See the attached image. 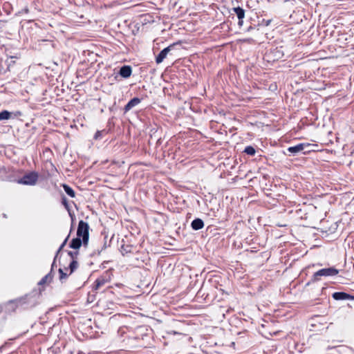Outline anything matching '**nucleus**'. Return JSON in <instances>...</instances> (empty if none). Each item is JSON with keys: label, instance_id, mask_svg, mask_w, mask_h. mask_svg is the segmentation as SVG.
Here are the masks:
<instances>
[{"label": "nucleus", "instance_id": "nucleus-1", "mask_svg": "<svg viewBox=\"0 0 354 354\" xmlns=\"http://www.w3.org/2000/svg\"><path fill=\"white\" fill-rule=\"evenodd\" d=\"M339 274V270L335 267H328L322 268L315 272L311 277L310 280L307 282L306 286H309L312 283H315L321 280L322 277H334Z\"/></svg>", "mask_w": 354, "mask_h": 354}, {"label": "nucleus", "instance_id": "nucleus-2", "mask_svg": "<svg viewBox=\"0 0 354 354\" xmlns=\"http://www.w3.org/2000/svg\"><path fill=\"white\" fill-rule=\"evenodd\" d=\"M77 237L83 239L84 247H86L89 241V225L88 223L80 220L77 229Z\"/></svg>", "mask_w": 354, "mask_h": 354}, {"label": "nucleus", "instance_id": "nucleus-3", "mask_svg": "<svg viewBox=\"0 0 354 354\" xmlns=\"http://www.w3.org/2000/svg\"><path fill=\"white\" fill-rule=\"evenodd\" d=\"M66 245V238L64 240L62 244L60 245L59 248L57 250V252L55 257V259H54V261L52 263V266H51V270L50 272V273H48V274H46V276H44L39 282H38V285L39 286H43L44 285L45 283H49L51 280H52V272L53 271V269L55 266V262H56V260L57 259V256H58V253L59 252V251L62 249V248Z\"/></svg>", "mask_w": 354, "mask_h": 354}, {"label": "nucleus", "instance_id": "nucleus-4", "mask_svg": "<svg viewBox=\"0 0 354 354\" xmlns=\"http://www.w3.org/2000/svg\"><path fill=\"white\" fill-rule=\"evenodd\" d=\"M38 180V174L36 172H30L25 174L22 178L17 180L19 184L33 185Z\"/></svg>", "mask_w": 354, "mask_h": 354}, {"label": "nucleus", "instance_id": "nucleus-5", "mask_svg": "<svg viewBox=\"0 0 354 354\" xmlns=\"http://www.w3.org/2000/svg\"><path fill=\"white\" fill-rule=\"evenodd\" d=\"M148 329L144 326H140L135 329L134 334L131 336V338L139 340L144 339L145 337H147Z\"/></svg>", "mask_w": 354, "mask_h": 354}, {"label": "nucleus", "instance_id": "nucleus-6", "mask_svg": "<svg viewBox=\"0 0 354 354\" xmlns=\"http://www.w3.org/2000/svg\"><path fill=\"white\" fill-rule=\"evenodd\" d=\"M284 53L282 47L270 49V52L266 54L268 58L272 59V61L278 60L283 57Z\"/></svg>", "mask_w": 354, "mask_h": 354}, {"label": "nucleus", "instance_id": "nucleus-7", "mask_svg": "<svg viewBox=\"0 0 354 354\" xmlns=\"http://www.w3.org/2000/svg\"><path fill=\"white\" fill-rule=\"evenodd\" d=\"M131 74L132 67L129 65H123L120 68L117 75L115 76V79L117 80L118 76L127 79L131 77Z\"/></svg>", "mask_w": 354, "mask_h": 354}, {"label": "nucleus", "instance_id": "nucleus-8", "mask_svg": "<svg viewBox=\"0 0 354 354\" xmlns=\"http://www.w3.org/2000/svg\"><path fill=\"white\" fill-rule=\"evenodd\" d=\"M175 45L176 44L174 43L162 49L156 57V64L162 63L163 60L166 58L168 53L174 48Z\"/></svg>", "mask_w": 354, "mask_h": 354}, {"label": "nucleus", "instance_id": "nucleus-9", "mask_svg": "<svg viewBox=\"0 0 354 354\" xmlns=\"http://www.w3.org/2000/svg\"><path fill=\"white\" fill-rule=\"evenodd\" d=\"M335 300H354V296L345 292H335L332 295Z\"/></svg>", "mask_w": 354, "mask_h": 354}, {"label": "nucleus", "instance_id": "nucleus-10", "mask_svg": "<svg viewBox=\"0 0 354 354\" xmlns=\"http://www.w3.org/2000/svg\"><path fill=\"white\" fill-rule=\"evenodd\" d=\"M232 11L236 15L239 21L238 25L241 27L243 24V19L245 17V10L240 6L232 8Z\"/></svg>", "mask_w": 354, "mask_h": 354}, {"label": "nucleus", "instance_id": "nucleus-11", "mask_svg": "<svg viewBox=\"0 0 354 354\" xmlns=\"http://www.w3.org/2000/svg\"><path fill=\"white\" fill-rule=\"evenodd\" d=\"M309 144L299 143L295 146L289 147L287 151L292 153L293 156L297 155L300 151H303L306 147H308Z\"/></svg>", "mask_w": 354, "mask_h": 354}, {"label": "nucleus", "instance_id": "nucleus-12", "mask_svg": "<svg viewBox=\"0 0 354 354\" xmlns=\"http://www.w3.org/2000/svg\"><path fill=\"white\" fill-rule=\"evenodd\" d=\"M141 102V99L139 97H135L130 100L127 104L124 106V112L129 111L132 108L140 104Z\"/></svg>", "mask_w": 354, "mask_h": 354}, {"label": "nucleus", "instance_id": "nucleus-13", "mask_svg": "<svg viewBox=\"0 0 354 354\" xmlns=\"http://www.w3.org/2000/svg\"><path fill=\"white\" fill-rule=\"evenodd\" d=\"M82 245L84 246L83 239L77 236L73 238L69 243V247L74 250L80 249Z\"/></svg>", "mask_w": 354, "mask_h": 354}, {"label": "nucleus", "instance_id": "nucleus-14", "mask_svg": "<svg viewBox=\"0 0 354 354\" xmlns=\"http://www.w3.org/2000/svg\"><path fill=\"white\" fill-rule=\"evenodd\" d=\"M108 282L105 277L101 276L98 277L93 285V291L97 290L100 287L103 286Z\"/></svg>", "mask_w": 354, "mask_h": 354}, {"label": "nucleus", "instance_id": "nucleus-15", "mask_svg": "<svg viewBox=\"0 0 354 354\" xmlns=\"http://www.w3.org/2000/svg\"><path fill=\"white\" fill-rule=\"evenodd\" d=\"M204 222L201 218H196L194 219L191 223V227L194 230H199L203 228Z\"/></svg>", "mask_w": 354, "mask_h": 354}, {"label": "nucleus", "instance_id": "nucleus-16", "mask_svg": "<svg viewBox=\"0 0 354 354\" xmlns=\"http://www.w3.org/2000/svg\"><path fill=\"white\" fill-rule=\"evenodd\" d=\"M68 216H70L71 218V228H70V232L68 234V239H69L70 237V234L71 232L73 230L74 227H75V216L73 213L71 212V209H70V204L68 203Z\"/></svg>", "mask_w": 354, "mask_h": 354}, {"label": "nucleus", "instance_id": "nucleus-17", "mask_svg": "<svg viewBox=\"0 0 354 354\" xmlns=\"http://www.w3.org/2000/svg\"><path fill=\"white\" fill-rule=\"evenodd\" d=\"M11 117V113L8 111L4 110L0 112V121L3 120H8Z\"/></svg>", "mask_w": 354, "mask_h": 354}, {"label": "nucleus", "instance_id": "nucleus-18", "mask_svg": "<svg viewBox=\"0 0 354 354\" xmlns=\"http://www.w3.org/2000/svg\"><path fill=\"white\" fill-rule=\"evenodd\" d=\"M243 152L249 156H254L256 153V150L254 147L249 145L245 148Z\"/></svg>", "mask_w": 354, "mask_h": 354}, {"label": "nucleus", "instance_id": "nucleus-19", "mask_svg": "<svg viewBox=\"0 0 354 354\" xmlns=\"http://www.w3.org/2000/svg\"><path fill=\"white\" fill-rule=\"evenodd\" d=\"M107 247H108V245L106 243V241H105L103 245L102 246V248L100 249L97 248L96 250H95V251L91 254V256H93L95 254L100 255V253L102 252V251L105 250Z\"/></svg>", "mask_w": 354, "mask_h": 354}, {"label": "nucleus", "instance_id": "nucleus-20", "mask_svg": "<svg viewBox=\"0 0 354 354\" xmlns=\"http://www.w3.org/2000/svg\"><path fill=\"white\" fill-rule=\"evenodd\" d=\"M78 262L77 260L73 259L71 261L68 266V268L71 270V272H74V270L77 268Z\"/></svg>", "mask_w": 354, "mask_h": 354}, {"label": "nucleus", "instance_id": "nucleus-21", "mask_svg": "<svg viewBox=\"0 0 354 354\" xmlns=\"http://www.w3.org/2000/svg\"><path fill=\"white\" fill-rule=\"evenodd\" d=\"M104 133H105L104 130L97 131L93 136V138L96 140H100L102 138Z\"/></svg>", "mask_w": 354, "mask_h": 354}, {"label": "nucleus", "instance_id": "nucleus-22", "mask_svg": "<svg viewBox=\"0 0 354 354\" xmlns=\"http://www.w3.org/2000/svg\"><path fill=\"white\" fill-rule=\"evenodd\" d=\"M68 255L71 257L72 260H77V256L79 255V251L77 250H75L74 252L68 251Z\"/></svg>", "mask_w": 354, "mask_h": 354}, {"label": "nucleus", "instance_id": "nucleus-23", "mask_svg": "<svg viewBox=\"0 0 354 354\" xmlns=\"http://www.w3.org/2000/svg\"><path fill=\"white\" fill-rule=\"evenodd\" d=\"M121 252L122 253V254H124V253H128V252H131V246L130 245H122L121 247Z\"/></svg>", "mask_w": 354, "mask_h": 354}, {"label": "nucleus", "instance_id": "nucleus-24", "mask_svg": "<svg viewBox=\"0 0 354 354\" xmlns=\"http://www.w3.org/2000/svg\"><path fill=\"white\" fill-rule=\"evenodd\" d=\"M75 196V191L69 186H68V196L74 198Z\"/></svg>", "mask_w": 354, "mask_h": 354}, {"label": "nucleus", "instance_id": "nucleus-25", "mask_svg": "<svg viewBox=\"0 0 354 354\" xmlns=\"http://www.w3.org/2000/svg\"><path fill=\"white\" fill-rule=\"evenodd\" d=\"M95 299V295L94 294H91V293H88V301L91 303L94 301Z\"/></svg>", "mask_w": 354, "mask_h": 354}, {"label": "nucleus", "instance_id": "nucleus-26", "mask_svg": "<svg viewBox=\"0 0 354 354\" xmlns=\"http://www.w3.org/2000/svg\"><path fill=\"white\" fill-rule=\"evenodd\" d=\"M59 279H62L65 276L66 273L63 272V270L62 268H59Z\"/></svg>", "mask_w": 354, "mask_h": 354}, {"label": "nucleus", "instance_id": "nucleus-27", "mask_svg": "<svg viewBox=\"0 0 354 354\" xmlns=\"http://www.w3.org/2000/svg\"><path fill=\"white\" fill-rule=\"evenodd\" d=\"M62 203L64 206V207L66 209V198L65 196L62 197Z\"/></svg>", "mask_w": 354, "mask_h": 354}, {"label": "nucleus", "instance_id": "nucleus-28", "mask_svg": "<svg viewBox=\"0 0 354 354\" xmlns=\"http://www.w3.org/2000/svg\"><path fill=\"white\" fill-rule=\"evenodd\" d=\"M263 21L264 22V24L266 26H268L270 25V22H271V20L270 19H268V20H266L265 21L264 19L263 20Z\"/></svg>", "mask_w": 354, "mask_h": 354}, {"label": "nucleus", "instance_id": "nucleus-29", "mask_svg": "<svg viewBox=\"0 0 354 354\" xmlns=\"http://www.w3.org/2000/svg\"><path fill=\"white\" fill-rule=\"evenodd\" d=\"M74 15H75V12H70L69 15H70V17H71V20H74V17H73Z\"/></svg>", "mask_w": 354, "mask_h": 354}, {"label": "nucleus", "instance_id": "nucleus-30", "mask_svg": "<svg viewBox=\"0 0 354 354\" xmlns=\"http://www.w3.org/2000/svg\"><path fill=\"white\" fill-rule=\"evenodd\" d=\"M62 187H63L64 191L66 192V184H63Z\"/></svg>", "mask_w": 354, "mask_h": 354}, {"label": "nucleus", "instance_id": "nucleus-31", "mask_svg": "<svg viewBox=\"0 0 354 354\" xmlns=\"http://www.w3.org/2000/svg\"><path fill=\"white\" fill-rule=\"evenodd\" d=\"M161 144V139L159 138L158 140H157V145H160Z\"/></svg>", "mask_w": 354, "mask_h": 354}, {"label": "nucleus", "instance_id": "nucleus-32", "mask_svg": "<svg viewBox=\"0 0 354 354\" xmlns=\"http://www.w3.org/2000/svg\"><path fill=\"white\" fill-rule=\"evenodd\" d=\"M253 28L250 26L248 28V30L250 31V30H252Z\"/></svg>", "mask_w": 354, "mask_h": 354}, {"label": "nucleus", "instance_id": "nucleus-33", "mask_svg": "<svg viewBox=\"0 0 354 354\" xmlns=\"http://www.w3.org/2000/svg\"><path fill=\"white\" fill-rule=\"evenodd\" d=\"M24 10V12H25L26 13H27V12H28V9L27 8H26Z\"/></svg>", "mask_w": 354, "mask_h": 354}, {"label": "nucleus", "instance_id": "nucleus-34", "mask_svg": "<svg viewBox=\"0 0 354 354\" xmlns=\"http://www.w3.org/2000/svg\"><path fill=\"white\" fill-rule=\"evenodd\" d=\"M68 1L69 2V3H70V4L71 3V0H68Z\"/></svg>", "mask_w": 354, "mask_h": 354}]
</instances>
